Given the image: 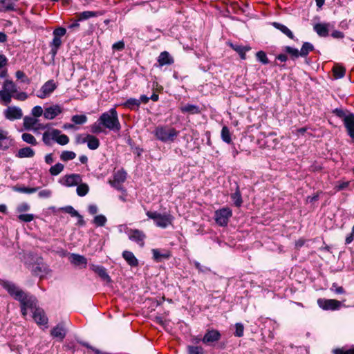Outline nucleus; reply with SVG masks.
<instances>
[{
    "label": "nucleus",
    "instance_id": "nucleus-1",
    "mask_svg": "<svg viewBox=\"0 0 354 354\" xmlns=\"http://www.w3.org/2000/svg\"><path fill=\"white\" fill-rule=\"evenodd\" d=\"M104 129L113 132L120 131L121 124L115 108H111L102 113L97 120L91 126V132L95 134L104 132Z\"/></svg>",
    "mask_w": 354,
    "mask_h": 354
},
{
    "label": "nucleus",
    "instance_id": "nucleus-2",
    "mask_svg": "<svg viewBox=\"0 0 354 354\" xmlns=\"http://www.w3.org/2000/svg\"><path fill=\"white\" fill-rule=\"evenodd\" d=\"M153 134L158 140L163 142H168L174 140L178 135V131L174 128L158 126L155 129Z\"/></svg>",
    "mask_w": 354,
    "mask_h": 354
},
{
    "label": "nucleus",
    "instance_id": "nucleus-3",
    "mask_svg": "<svg viewBox=\"0 0 354 354\" xmlns=\"http://www.w3.org/2000/svg\"><path fill=\"white\" fill-rule=\"evenodd\" d=\"M333 113L343 120L348 135L354 140V113H346L341 109H335Z\"/></svg>",
    "mask_w": 354,
    "mask_h": 354
},
{
    "label": "nucleus",
    "instance_id": "nucleus-4",
    "mask_svg": "<svg viewBox=\"0 0 354 354\" xmlns=\"http://www.w3.org/2000/svg\"><path fill=\"white\" fill-rule=\"evenodd\" d=\"M147 216L153 219L155 224L161 228H166L172 224L174 217L170 214H161L157 212L148 211Z\"/></svg>",
    "mask_w": 354,
    "mask_h": 354
},
{
    "label": "nucleus",
    "instance_id": "nucleus-5",
    "mask_svg": "<svg viewBox=\"0 0 354 354\" xmlns=\"http://www.w3.org/2000/svg\"><path fill=\"white\" fill-rule=\"evenodd\" d=\"M232 216V209L230 207H225L215 212L214 219L218 225L224 227L227 225L229 219Z\"/></svg>",
    "mask_w": 354,
    "mask_h": 354
},
{
    "label": "nucleus",
    "instance_id": "nucleus-6",
    "mask_svg": "<svg viewBox=\"0 0 354 354\" xmlns=\"http://www.w3.org/2000/svg\"><path fill=\"white\" fill-rule=\"evenodd\" d=\"M127 174L124 169H120L115 172L113 179L109 180V183L112 187L122 192H126V189L123 188L122 184L126 180Z\"/></svg>",
    "mask_w": 354,
    "mask_h": 354
},
{
    "label": "nucleus",
    "instance_id": "nucleus-7",
    "mask_svg": "<svg viewBox=\"0 0 354 354\" xmlns=\"http://www.w3.org/2000/svg\"><path fill=\"white\" fill-rule=\"evenodd\" d=\"M3 287L11 296L19 301H24V298L28 296V295L20 290L14 283L6 282L3 284Z\"/></svg>",
    "mask_w": 354,
    "mask_h": 354
},
{
    "label": "nucleus",
    "instance_id": "nucleus-8",
    "mask_svg": "<svg viewBox=\"0 0 354 354\" xmlns=\"http://www.w3.org/2000/svg\"><path fill=\"white\" fill-rule=\"evenodd\" d=\"M221 337V334L218 330L208 329L202 338L201 342L207 346H212L219 341Z\"/></svg>",
    "mask_w": 354,
    "mask_h": 354
},
{
    "label": "nucleus",
    "instance_id": "nucleus-9",
    "mask_svg": "<svg viewBox=\"0 0 354 354\" xmlns=\"http://www.w3.org/2000/svg\"><path fill=\"white\" fill-rule=\"evenodd\" d=\"M82 181V178L80 174H71L63 176L59 183L66 187H75L79 185Z\"/></svg>",
    "mask_w": 354,
    "mask_h": 354
},
{
    "label": "nucleus",
    "instance_id": "nucleus-10",
    "mask_svg": "<svg viewBox=\"0 0 354 354\" xmlns=\"http://www.w3.org/2000/svg\"><path fill=\"white\" fill-rule=\"evenodd\" d=\"M318 306L325 310H336L341 307V302L332 299H319L317 300Z\"/></svg>",
    "mask_w": 354,
    "mask_h": 354
},
{
    "label": "nucleus",
    "instance_id": "nucleus-11",
    "mask_svg": "<svg viewBox=\"0 0 354 354\" xmlns=\"http://www.w3.org/2000/svg\"><path fill=\"white\" fill-rule=\"evenodd\" d=\"M129 239L136 242L139 246L144 247L146 235L144 232L138 229H129L127 231Z\"/></svg>",
    "mask_w": 354,
    "mask_h": 354
},
{
    "label": "nucleus",
    "instance_id": "nucleus-12",
    "mask_svg": "<svg viewBox=\"0 0 354 354\" xmlns=\"http://www.w3.org/2000/svg\"><path fill=\"white\" fill-rule=\"evenodd\" d=\"M3 113L6 118L11 121L21 119L23 116L21 109L15 106H8Z\"/></svg>",
    "mask_w": 354,
    "mask_h": 354
},
{
    "label": "nucleus",
    "instance_id": "nucleus-13",
    "mask_svg": "<svg viewBox=\"0 0 354 354\" xmlns=\"http://www.w3.org/2000/svg\"><path fill=\"white\" fill-rule=\"evenodd\" d=\"M13 145V140L6 130L0 129V151H6Z\"/></svg>",
    "mask_w": 354,
    "mask_h": 354
},
{
    "label": "nucleus",
    "instance_id": "nucleus-14",
    "mask_svg": "<svg viewBox=\"0 0 354 354\" xmlns=\"http://www.w3.org/2000/svg\"><path fill=\"white\" fill-rule=\"evenodd\" d=\"M63 108L59 104H54L44 109V116L47 120H53L62 113Z\"/></svg>",
    "mask_w": 354,
    "mask_h": 354
},
{
    "label": "nucleus",
    "instance_id": "nucleus-15",
    "mask_svg": "<svg viewBox=\"0 0 354 354\" xmlns=\"http://www.w3.org/2000/svg\"><path fill=\"white\" fill-rule=\"evenodd\" d=\"M56 88V85L53 80H48L41 88L39 93L37 95L40 99H44Z\"/></svg>",
    "mask_w": 354,
    "mask_h": 354
},
{
    "label": "nucleus",
    "instance_id": "nucleus-16",
    "mask_svg": "<svg viewBox=\"0 0 354 354\" xmlns=\"http://www.w3.org/2000/svg\"><path fill=\"white\" fill-rule=\"evenodd\" d=\"M50 335L53 338L62 341L66 335V329L63 323H59L50 330Z\"/></svg>",
    "mask_w": 354,
    "mask_h": 354
},
{
    "label": "nucleus",
    "instance_id": "nucleus-17",
    "mask_svg": "<svg viewBox=\"0 0 354 354\" xmlns=\"http://www.w3.org/2000/svg\"><path fill=\"white\" fill-rule=\"evenodd\" d=\"M3 93L10 97L9 104L11 102L12 97L15 93L17 92V85L12 81L9 80H6L3 84Z\"/></svg>",
    "mask_w": 354,
    "mask_h": 354
},
{
    "label": "nucleus",
    "instance_id": "nucleus-18",
    "mask_svg": "<svg viewBox=\"0 0 354 354\" xmlns=\"http://www.w3.org/2000/svg\"><path fill=\"white\" fill-rule=\"evenodd\" d=\"M24 301L21 303V311L24 317L27 315V308H33L36 305V298L32 295H28L24 298Z\"/></svg>",
    "mask_w": 354,
    "mask_h": 354
},
{
    "label": "nucleus",
    "instance_id": "nucleus-19",
    "mask_svg": "<svg viewBox=\"0 0 354 354\" xmlns=\"http://www.w3.org/2000/svg\"><path fill=\"white\" fill-rule=\"evenodd\" d=\"M70 262L75 266L85 268L87 265V259L82 255L72 253L69 257Z\"/></svg>",
    "mask_w": 354,
    "mask_h": 354
},
{
    "label": "nucleus",
    "instance_id": "nucleus-20",
    "mask_svg": "<svg viewBox=\"0 0 354 354\" xmlns=\"http://www.w3.org/2000/svg\"><path fill=\"white\" fill-rule=\"evenodd\" d=\"M90 268L93 272L97 273L102 279L106 281L107 282L111 281V278L109 276V274H107L106 269L103 266H99V265L91 264L90 266Z\"/></svg>",
    "mask_w": 354,
    "mask_h": 354
},
{
    "label": "nucleus",
    "instance_id": "nucleus-21",
    "mask_svg": "<svg viewBox=\"0 0 354 354\" xmlns=\"http://www.w3.org/2000/svg\"><path fill=\"white\" fill-rule=\"evenodd\" d=\"M33 319L39 325L46 324L48 318L43 310L37 308L33 313Z\"/></svg>",
    "mask_w": 354,
    "mask_h": 354
},
{
    "label": "nucleus",
    "instance_id": "nucleus-22",
    "mask_svg": "<svg viewBox=\"0 0 354 354\" xmlns=\"http://www.w3.org/2000/svg\"><path fill=\"white\" fill-rule=\"evenodd\" d=\"M158 62L160 66L165 65H171L174 63V59L167 51L162 52L158 58Z\"/></svg>",
    "mask_w": 354,
    "mask_h": 354
},
{
    "label": "nucleus",
    "instance_id": "nucleus-23",
    "mask_svg": "<svg viewBox=\"0 0 354 354\" xmlns=\"http://www.w3.org/2000/svg\"><path fill=\"white\" fill-rule=\"evenodd\" d=\"M122 257L127 263L131 267H136L138 265V261L132 252L125 250L122 252Z\"/></svg>",
    "mask_w": 354,
    "mask_h": 354
},
{
    "label": "nucleus",
    "instance_id": "nucleus-24",
    "mask_svg": "<svg viewBox=\"0 0 354 354\" xmlns=\"http://www.w3.org/2000/svg\"><path fill=\"white\" fill-rule=\"evenodd\" d=\"M151 252L154 260L157 262H160L163 259H167L171 257V253L169 251L161 252L158 249H152Z\"/></svg>",
    "mask_w": 354,
    "mask_h": 354
},
{
    "label": "nucleus",
    "instance_id": "nucleus-25",
    "mask_svg": "<svg viewBox=\"0 0 354 354\" xmlns=\"http://www.w3.org/2000/svg\"><path fill=\"white\" fill-rule=\"evenodd\" d=\"M103 13L100 11H84L77 14L76 17L79 19V20L83 21L86 20L91 17H97L102 15Z\"/></svg>",
    "mask_w": 354,
    "mask_h": 354
},
{
    "label": "nucleus",
    "instance_id": "nucleus-26",
    "mask_svg": "<svg viewBox=\"0 0 354 354\" xmlns=\"http://www.w3.org/2000/svg\"><path fill=\"white\" fill-rule=\"evenodd\" d=\"M34 156L35 151L28 147L20 149L16 155V156L19 158H32Z\"/></svg>",
    "mask_w": 354,
    "mask_h": 354
},
{
    "label": "nucleus",
    "instance_id": "nucleus-27",
    "mask_svg": "<svg viewBox=\"0 0 354 354\" xmlns=\"http://www.w3.org/2000/svg\"><path fill=\"white\" fill-rule=\"evenodd\" d=\"M58 132L56 131L55 129H52L51 131H45L42 135V140L46 145H51L52 140H54L55 138V133Z\"/></svg>",
    "mask_w": 354,
    "mask_h": 354
},
{
    "label": "nucleus",
    "instance_id": "nucleus-28",
    "mask_svg": "<svg viewBox=\"0 0 354 354\" xmlns=\"http://www.w3.org/2000/svg\"><path fill=\"white\" fill-rule=\"evenodd\" d=\"M272 26L280 30L281 32H283L284 35H286L290 39H294V35L292 32L285 25L281 24L278 22H273Z\"/></svg>",
    "mask_w": 354,
    "mask_h": 354
},
{
    "label": "nucleus",
    "instance_id": "nucleus-29",
    "mask_svg": "<svg viewBox=\"0 0 354 354\" xmlns=\"http://www.w3.org/2000/svg\"><path fill=\"white\" fill-rule=\"evenodd\" d=\"M230 197L236 207H239L241 206L243 203V199L239 189V187L238 185H236L235 192L231 194Z\"/></svg>",
    "mask_w": 354,
    "mask_h": 354
},
{
    "label": "nucleus",
    "instance_id": "nucleus-30",
    "mask_svg": "<svg viewBox=\"0 0 354 354\" xmlns=\"http://www.w3.org/2000/svg\"><path fill=\"white\" fill-rule=\"evenodd\" d=\"M87 146L91 150H95L100 146V140L94 136L87 134Z\"/></svg>",
    "mask_w": 354,
    "mask_h": 354
},
{
    "label": "nucleus",
    "instance_id": "nucleus-31",
    "mask_svg": "<svg viewBox=\"0 0 354 354\" xmlns=\"http://www.w3.org/2000/svg\"><path fill=\"white\" fill-rule=\"evenodd\" d=\"M230 46L233 50L239 53L242 59H245V53L250 50V47L249 46H244L239 44H230Z\"/></svg>",
    "mask_w": 354,
    "mask_h": 354
},
{
    "label": "nucleus",
    "instance_id": "nucleus-32",
    "mask_svg": "<svg viewBox=\"0 0 354 354\" xmlns=\"http://www.w3.org/2000/svg\"><path fill=\"white\" fill-rule=\"evenodd\" d=\"M314 30L320 37H326L328 35V26L324 24H317L314 26Z\"/></svg>",
    "mask_w": 354,
    "mask_h": 354
},
{
    "label": "nucleus",
    "instance_id": "nucleus-33",
    "mask_svg": "<svg viewBox=\"0 0 354 354\" xmlns=\"http://www.w3.org/2000/svg\"><path fill=\"white\" fill-rule=\"evenodd\" d=\"M16 1L17 0H0V10H15Z\"/></svg>",
    "mask_w": 354,
    "mask_h": 354
},
{
    "label": "nucleus",
    "instance_id": "nucleus-34",
    "mask_svg": "<svg viewBox=\"0 0 354 354\" xmlns=\"http://www.w3.org/2000/svg\"><path fill=\"white\" fill-rule=\"evenodd\" d=\"M38 120L35 117L25 116L24 118V127L26 129H32L37 124Z\"/></svg>",
    "mask_w": 354,
    "mask_h": 354
},
{
    "label": "nucleus",
    "instance_id": "nucleus-35",
    "mask_svg": "<svg viewBox=\"0 0 354 354\" xmlns=\"http://www.w3.org/2000/svg\"><path fill=\"white\" fill-rule=\"evenodd\" d=\"M57 133H55V138H54V141H55L57 144L60 145H66L69 142V138L68 137L65 135L62 134L61 131L58 129H55Z\"/></svg>",
    "mask_w": 354,
    "mask_h": 354
},
{
    "label": "nucleus",
    "instance_id": "nucleus-36",
    "mask_svg": "<svg viewBox=\"0 0 354 354\" xmlns=\"http://www.w3.org/2000/svg\"><path fill=\"white\" fill-rule=\"evenodd\" d=\"M314 50V46L310 42H304L300 51L301 57H306L308 53Z\"/></svg>",
    "mask_w": 354,
    "mask_h": 354
},
{
    "label": "nucleus",
    "instance_id": "nucleus-37",
    "mask_svg": "<svg viewBox=\"0 0 354 354\" xmlns=\"http://www.w3.org/2000/svg\"><path fill=\"white\" fill-rule=\"evenodd\" d=\"M61 45H62L61 39L54 37L52 42L50 43V47H51L50 51L53 56H55L57 54V50H58L59 48L61 46Z\"/></svg>",
    "mask_w": 354,
    "mask_h": 354
},
{
    "label": "nucleus",
    "instance_id": "nucleus-38",
    "mask_svg": "<svg viewBox=\"0 0 354 354\" xmlns=\"http://www.w3.org/2000/svg\"><path fill=\"white\" fill-rule=\"evenodd\" d=\"M77 186L76 192L79 196H84L88 193L89 187L86 183H80Z\"/></svg>",
    "mask_w": 354,
    "mask_h": 354
},
{
    "label": "nucleus",
    "instance_id": "nucleus-39",
    "mask_svg": "<svg viewBox=\"0 0 354 354\" xmlns=\"http://www.w3.org/2000/svg\"><path fill=\"white\" fill-rule=\"evenodd\" d=\"M221 139L223 142L230 144L232 142L231 133L227 127L224 126L221 129Z\"/></svg>",
    "mask_w": 354,
    "mask_h": 354
},
{
    "label": "nucleus",
    "instance_id": "nucleus-40",
    "mask_svg": "<svg viewBox=\"0 0 354 354\" xmlns=\"http://www.w3.org/2000/svg\"><path fill=\"white\" fill-rule=\"evenodd\" d=\"M181 111L191 114H197L200 113V109L196 105L187 104L181 108Z\"/></svg>",
    "mask_w": 354,
    "mask_h": 354
},
{
    "label": "nucleus",
    "instance_id": "nucleus-41",
    "mask_svg": "<svg viewBox=\"0 0 354 354\" xmlns=\"http://www.w3.org/2000/svg\"><path fill=\"white\" fill-rule=\"evenodd\" d=\"M39 189V187H20V186H15L13 187V190L19 192V193H24V194H32L36 192Z\"/></svg>",
    "mask_w": 354,
    "mask_h": 354
},
{
    "label": "nucleus",
    "instance_id": "nucleus-42",
    "mask_svg": "<svg viewBox=\"0 0 354 354\" xmlns=\"http://www.w3.org/2000/svg\"><path fill=\"white\" fill-rule=\"evenodd\" d=\"M21 139L25 142L30 144L31 145L35 146L37 145L36 138L34 137V136L29 133H24L21 135Z\"/></svg>",
    "mask_w": 354,
    "mask_h": 354
},
{
    "label": "nucleus",
    "instance_id": "nucleus-43",
    "mask_svg": "<svg viewBox=\"0 0 354 354\" xmlns=\"http://www.w3.org/2000/svg\"><path fill=\"white\" fill-rule=\"evenodd\" d=\"M64 165L58 162L50 168L49 172L52 176H57L64 170Z\"/></svg>",
    "mask_w": 354,
    "mask_h": 354
},
{
    "label": "nucleus",
    "instance_id": "nucleus-44",
    "mask_svg": "<svg viewBox=\"0 0 354 354\" xmlns=\"http://www.w3.org/2000/svg\"><path fill=\"white\" fill-rule=\"evenodd\" d=\"M106 221H107V219H106V216L102 214H100V215H97L94 217L93 223L97 227H103L105 225Z\"/></svg>",
    "mask_w": 354,
    "mask_h": 354
},
{
    "label": "nucleus",
    "instance_id": "nucleus-45",
    "mask_svg": "<svg viewBox=\"0 0 354 354\" xmlns=\"http://www.w3.org/2000/svg\"><path fill=\"white\" fill-rule=\"evenodd\" d=\"M75 157L76 153L71 151H64L60 155L61 160L64 162L73 160Z\"/></svg>",
    "mask_w": 354,
    "mask_h": 354
},
{
    "label": "nucleus",
    "instance_id": "nucleus-46",
    "mask_svg": "<svg viewBox=\"0 0 354 354\" xmlns=\"http://www.w3.org/2000/svg\"><path fill=\"white\" fill-rule=\"evenodd\" d=\"M71 121L75 124H83L86 122L87 117L85 115H75L72 116Z\"/></svg>",
    "mask_w": 354,
    "mask_h": 354
},
{
    "label": "nucleus",
    "instance_id": "nucleus-47",
    "mask_svg": "<svg viewBox=\"0 0 354 354\" xmlns=\"http://www.w3.org/2000/svg\"><path fill=\"white\" fill-rule=\"evenodd\" d=\"M188 354H204L203 348L199 346H187Z\"/></svg>",
    "mask_w": 354,
    "mask_h": 354
},
{
    "label": "nucleus",
    "instance_id": "nucleus-48",
    "mask_svg": "<svg viewBox=\"0 0 354 354\" xmlns=\"http://www.w3.org/2000/svg\"><path fill=\"white\" fill-rule=\"evenodd\" d=\"M285 51L290 55L292 59H297L300 56V51L290 46H286Z\"/></svg>",
    "mask_w": 354,
    "mask_h": 354
},
{
    "label": "nucleus",
    "instance_id": "nucleus-49",
    "mask_svg": "<svg viewBox=\"0 0 354 354\" xmlns=\"http://www.w3.org/2000/svg\"><path fill=\"white\" fill-rule=\"evenodd\" d=\"M124 105L130 109L138 108L140 105V100L136 98H129L126 101Z\"/></svg>",
    "mask_w": 354,
    "mask_h": 354
},
{
    "label": "nucleus",
    "instance_id": "nucleus-50",
    "mask_svg": "<svg viewBox=\"0 0 354 354\" xmlns=\"http://www.w3.org/2000/svg\"><path fill=\"white\" fill-rule=\"evenodd\" d=\"M333 71L334 77L336 79L342 78L345 75V69H344V68H343L342 66H336L333 68Z\"/></svg>",
    "mask_w": 354,
    "mask_h": 354
},
{
    "label": "nucleus",
    "instance_id": "nucleus-51",
    "mask_svg": "<svg viewBox=\"0 0 354 354\" xmlns=\"http://www.w3.org/2000/svg\"><path fill=\"white\" fill-rule=\"evenodd\" d=\"M256 57L258 61L261 62L263 64H267L269 63V60L267 57L266 54L265 52L261 50L257 53Z\"/></svg>",
    "mask_w": 354,
    "mask_h": 354
},
{
    "label": "nucleus",
    "instance_id": "nucleus-52",
    "mask_svg": "<svg viewBox=\"0 0 354 354\" xmlns=\"http://www.w3.org/2000/svg\"><path fill=\"white\" fill-rule=\"evenodd\" d=\"M333 354H354V346L349 349L344 350L342 348H338L333 350Z\"/></svg>",
    "mask_w": 354,
    "mask_h": 354
},
{
    "label": "nucleus",
    "instance_id": "nucleus-53",
    "mask_svg": "<svg viewBox=\"0 0 354 354\" xmlns=\"http://www.w3.org/2000/svg\"><path fill=\"white\" fill-rule=\"evenodd\" d=\"M44 111L41 106H35L31 110V114L35 118H38L44 114Z\"/></svg>",
    "mask_w": 354,
    "mask_h": 354
},
{
    "label": "nucleus",
    "instance_id": "nucleus-54",
    "mask_svg": "<svg viewBox=\"0 0 354 354\" xmlns=\"http://www.w3.org/2000/svg\"><path fill=\"white\" fill-rule=\"evenodd\" d=\"M62 210L66 213L69 214L71 216L75 217L79 216V212L75 210L72 206L68 205L62 208Z\"/></svg>",
    "mask_w": 354,
    "mask_h": 354
},
{
    "label": "nucleus",
    "instance_id": "nucleus-55",
    "mask_svg": "<svg viewBox=\"0 0 354 354\" xmlns=\"http://www.w3.org/2000/svg\"><path fill=\"white\" fill-rule=\"evenodd\" d=\"M34 215L32 214H21L18 216V218L23 222L29 223L34 219Z\"/></svg>",
    "mask_w": 354,
    "mask_h": 354
},
{
    "label": "nucleus",
    "instance_id": "nucleus-56",
    "mask_svg": "<svg viewBox=\"0 0 354 354\" xmlns=\"http://www.w3.org/2000/svg\"><path fill=\"white\" fill-rule=\"evenodd\" d=\"M349 185H350L349 181H344V182L338 181V182H337L335 189L337 191L344 190V189H347Z\"/></svg>",
    "mask_w": 354,
    "mask_h": 354
},
{
    "label": "nucleus",
    "instance_id": "nucleus-57",
    "mask_svg": "<svg viewBox=\"0 0 354 354\" xmlns=\"http://www.w3.org/2000/svg\"><path fill=\"white\" fill-rule=\"evenodd\" d=\"M71 24L68 25V28L72 30H77L80 27V20L76 17L75 19H71Z\"/></svg>",
    "mask_w": 354,
    "mask_h": 354
},
{
    "label": "nucleus",
    "instance_id": "nucleus-58",
    "mask_svg": "<svg viewBox=\"0 0 354 354\" xmlns=\"http://www.w3.org/2000/svg\"><path fill=\"white\" fill-rule=\"evenodd\" d=\"M236 327V331H235V336L241 337L243 335V331H244V327L243 325L241 323H236L235 325Z\"/></svg>",
    "mask_w": 354,
    "mask_h": 354
},
{
    "label": "nucleus",
    "instance_id": "nucleus-59",
    "mask_svg": "<svg viewBox=\"0 0 354 354\" xmlns=\"http://www.w3.org/2000/svg\"><path fill=\"white\" fill-rule=\"evenodd\" d=\"M194 265L199 272L205 273L210 271V268L202 266L199 262L194 261Z\"/></svg>",
    "mask_w": 354,
    "mask_h": 354
},
{
    "label": "nucleus",
    "instance_id": "nucleus-60",
    "mask_svg": "<svg viewBox=\"0 0 354 354\" xmlns=\"http://www.w3.org/2000/svg\"><path fill=\"white\" fill-rule=\"evenodd\" d=\"M66 32V30L64 28L59 27L54 30L53 31V35L54 37L60 38L61 37L64 36Z\"/></svg>",
    "mask_w": 354,
    "mask_h": 354
},
{
    "label": "nucleus",
    "instance_id": "nucleus-61",
    "mask_svg": "<svg viewBox=\"0 0 354 354\" xmlns=\"http://www.w3.org/2000/svg\"><path fill=\"white\" fill-rule=\"evenodd\" d=\"M52 195V192L50 189H43L41 190L38 193V196L39 198H50Z\"/></svg>",
    "mask_w": 354,
    "mask_h": 354
},
{
    "label": "nucleus",
    "instance_id": "nucleus-62",
    "mask_svg": "<svg viewBox=\"0 0 354 354\" xmlns=\"http://www.w3.org/2000/svg\"><path fill=\"white\" fill-rule=\"evenodd\" d=\"M30 209V205L27 203H22L18 205L17 211L18 212H24Z\"/></svg>",
    "mask_w": 354,
    "mask_h": 354
},
{
    "label": "nucleus",
    "instance_id": "nucleus-63",
    "mask_svg": "<svg viewBox=\"0 0 354 354\" xmlns=\"http://www.w3.org/2000/svg\"><path fill=\"white\" fill-rule=\"evenodd\" d=\"M12 97L15 98L17 100L24 101L28 98V94L25 92H20L14 95Z\"/></svg>",
    "mask_w": 354,
    "mask_h": 354
},
{
    "label": "nucleus",
    "instance_id": "nucleus-64",
    "mask_svg": "<svg viewBox=\"0 0 354 354\" xmlns=\"http://www.w3.org/2000/svg\"><path fill=\"white\" fill-rule=\"evenodd\" d=\"M331 290L335 291V292L337 293V294H344V293H345V290L343 288V287L337 286V285L335 283H333Z\"/></svg>",
    "mask_w": 354,
    "mask_h": 354
}]
</instances>
